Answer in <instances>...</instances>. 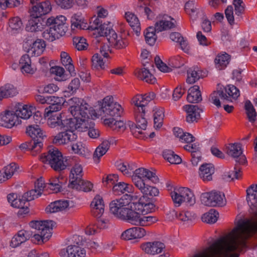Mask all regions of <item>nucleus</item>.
I'll use <instances>...</instances> for the list:
<instances>
[{"label":"nucleus","instance_id":"f257e3e1","mask_svg":"<svg viewBox=\"0 0 257 257\" xmlns=\"http://www.w3.org/2000/svg\"><path fill=\"white\" fill-rule=\"evenodd\" d=\"M134 197L126 194L120 199L111 201L109 205L110 211L117 218L131 223L136 211L146 214L154 210L155 205L149 199L142 196L138 201L132 202Z\"/></svg>","mask_w":257,"mask_h":257},{"label":"nucleus","instance_id":"f03ea898","mask_svg":"<svg viewBox=\"0 0 257 257\" xmlns=\"http://www.w3.org/2000/svg\"><path fill=\"white\" fill-rule=\"evenodd\" d=\"M134 197L126 194L120 199L111 201L109 205L110 211L117 218L131 223L136 211L146 214L154 210L155 205L149 199L142 196L138 201L132 202Z\"/></svg>","mask_w":257,"mask_h":257},{"label":"nucleus","instance_id":"7ed1b4c3","mask_svg":"<svg viewBox=\"0 0 257 257\" xmlns=\"http://www.w3.org/2000/svg\"><path fill=\"white\" fill-rule=\"evenodd\" d=\"M122 112L121 105L114 101L112 96H108L103 99L99 104V114L103 123L113 130L124 131L126 125L123 121H115L114 117L119 116Z\"/></svg>","mask_w":257,"mask_h":257},{"label":"nucleus","instance_id":"20e7f679","mask_svg":"<svg viewBox=\"0 0 257 257\" xmlns=\"http://www.w3.org/2000/svg\"><path fill=\"white\" fill-rule=\"evenodd\" d=\"M155 97V94L152 92L148 95H138L132 100L133 103L136 106L134 110L136 124L132 125L131 129L136 137L139 138L147 128L148 122L145 117L146 106Z\"/></svg>","mask_w":257,"mask_h":257},{"label":"nucleus","instance_id":"39448f33","mask_svg":"<svg viewBox=\"0 0 257 257\" xmlns=\"http://www.w3.org/2000/svg\"><path fill=\"white\" fill-rule=\"evenodd\" d=\"M145 179L154 183L158 181V178L155 173L148 169L140 168L135 170L132 175V181L135 187L143 194L142 196H156L158 195V189L154 186L146 184Z\"/></svg>","mask_w":257,"mask_h":257},{"label":"nucleus","instance_id":"423d86ee","mask_svg":"<svg viewBox=\"0 0 257 257\" xmlns=\"http://www.w3.org/2000/svg\"><path fill=\"white\" fill-rule=\"evenodd\" d=\"M68 103L70 105L69 110L74 118L91 117L94 119L100 116L98 114L99 107L96 111L82 99L73 97L68 100ZM100 103L98 102L99 105Z\"/></svg>","mask_w":257,"mask_h":257},{"label":"nucleus","instance_id":"0eeeda50","mask_svg":"<svg viewBox=\"0 0 257 257\" xmlns=\"http://www.w3.org/2000/svg\"><path fill=\"white\" fill-rule=\"evenodd\" d=\"M55 225L52 220H34L30 222L33 229V241L37 244L47 241L52 236V230Z\"/></svg>","mask_w":257,"mask_h":257},{"label":"nucleus","instance_id":"6e6552de","mask_svg":"<svg viewBox=\"0 0 257 257\" xmlns=\"http://www.w3.org/2000/svg\"><path fill=\"white\" fill-rule=\"evenodd\" d=\"M66 21L65 17L62 15L48 18L47 25L49 28L43 33V38L52 42L64 35L67 28L65 26Z\"/></svg>","mask_w":257,"mask_h":257},{"label":"nucleus","instance_id":"1a4fd4ad","mask_svg":"<svg viewBox=\"0 0 257 257\" xmlns=\"http://www.w3.org/2000/svg\"><path fill=\"white\" fill-rule=\"evenodd\" d=\"M91 30L99 36H105L109 43L116 49H122L128 44L127 42L121 37H118L115 32L112 29L110 23H104L99 27L91 26Z\"/></svg>","mask_w":257,"mask_h":257},{"label":"nucleus","instance_id":"9d476101","mask_svg":"<svg viewBox=\"0 0 257 257\" xmlns=\"http://www.w3.org/2000/svg\"><path fill=\"white\" fill-rule=\"evenodd\" d=\"M40 160L42 162L49 165L56 171L65 170L68 165L66 160L57 148L50 149L47 154H44L41 156Z\"/></svg>","mask_w":257,"mask_h":257},{"label":"nucleus","instance_id":"9b49d317","mask_svg":"<svg viewBox=\"0 0 257 257\" xmlns=\"http://www.w3.org/2000/svg\"><path fill=\"white\" fill-rule=\"evenodd\" d=\"M174 203L176 206H180L183 203L188 205H193L195 203V197L193 192L189 188L180 187L174 189L170 193Z\"/></svg>","mask_w":257,"mask_h":257},{"label":"nucleus","instance_id":"f8f14e48","mask_svg":"<svg viewBox=\"0 0 257 257\" xmlns=\"http://www.w3.org/2000/svg\"><path fill=\"white\" fill-rule=\"evenodd\" d=\"M60 130L61 131L53 137V144L59 145H68L77 139V134L75 133L73 123H70Z\"/></svg>","mask_w":257,"mask_h":257},{"label":"nucleus","instance_id":"ddd939ff","mask_svg":"<svg viewBox=\"0 0 257 257\" xmlns=\"http://www.w3.org/2000/svg\"><path fill=\"white\" fill-rule=\"evenodd\" d=\"M26 134L32 138L33 146L37 150H41L43 146L44 140L46 138V133L38 124L27 126Z\"/></svg>","mask_w":257,"mask_h":257},{"label":"nucleus","instance_id":"4468645a","mask_svg":"<svg viewBox=\"0 0 257 257\" xmlns=\"http://www.w3.org/2000/svg\"><path fill=\"white\" fill-rule=\"evenodd\" d=\"M24 47L30 55L38 56L44 51L46 44L41 39H37L32 42L30 39H26L24 41Z\"/></svg>","mask_w":257,"mask_h":257},{"label":"nucleus","instance_id":"2eb2a0df","mask_svg":"<svg viewBox=\"0 0 257 257\" xmlns=\"http://www.w3.org/2000/svg\"><path fill=\"white\" fill-rule=\"evenodd\" d=\"M176 21L171 17L167 15H159L154 27L157 33L167 31L175 28Z\"/></svg>","mask_w":257,"mask_h":257},{"label":"nucleus","instance_id":"dca6fc26","mask_svg":"<svg viewBox=\"0 0 257 257\" xmlns=\"http://www.w3.org/2000/svg\"><path fill=\"white\" fill-rule=\"evenodd\" d=\"M83 176V168L81 164L75 163L70 170L69 175V187L72 189H78V183L82 180Z\"/></svg>","mask_w":257,"mask_h":257},{"label":"nucleus","instance_id":"f3484780","mask_svg":"<svg viewBox=\"0 0 257 257\" xmlns=\"http://www.w3.org/2000/svg\"><path fill=\"white\" fill-rule=\"evenodd\" d=\"M226 153L229 156L235 159V161L239 164H243L246 162V157L242 154V150L240 144H229L226 147Z\"/></svg>","mask_w":257,"mask_h":257},{"label":"nucleus","instance_id":"a211bd4d","mask_svg":"<svg viewBox=\"0 0 257 257\" xmlns=\"http://www.w3.org/2000/svg\"><path fill=\"white\" fill-rule=\"evenodd\" d=\"M7 199L12 207L20 209L18 214H26L29 212L28 205L23 196L18 197L17 194L11 193L8 195Z\"/></svg>","mask_w":257,"mask_h":257},{"label":"nucleus","instance_id":"6ab92c4d","mask_svg":"<svg viewBox=\"0 0 257 257\" xmlns=\"http://www.w3.org/2000/svg\"><path fill=\"white\" fill-rule=\"evenodd\" d=\"M59 255L61 257H84L86 251L79 245H70L61 249Z\"/></svg>","mask_w":257,"mask_h":257},{"label":"nucleus","instance_id":"aec40b11","mask_svg":"<svg viewBox=\"0 0 257 257\" xmlns=\"http://www.w3.org/2000/svg\"><path fill=\"white\" fill-rule=\"evenodd\" d=\"M48 117L47 124L51 128L61 129L64 125H67L71 123L70 118L63 119L64 116L61 113H55Z\"/></svg>","mask_w":257,"mask_h":257},{"label":"nucleus","instance_id":"412c9836","mask_svg":"<svg viewBox=\"0 0 257 257\" xmlns=\"http://www.w3.org/2000/svg\"><path fill=\"white\" fill-rule=\"evenodd\" d=\"M21 123V121L18 120V118L15 115L13 109L12 111H6L0 114V126L11 128L15 125H18Z\"/></svg>","mask_w":257,"mask_h":257},{"label":"nucleus","instance_id":"4be33fe9","mask_svg":"<svg viewBox=\"0 0 257 257\" xmlns=\"http://www.w3.org/2000/svg\"><path fill=\"white\" fill-rule=\"evenodd\" d=\"M15 115L17 116L18 120L21 119H27L32 115L34 108L27 105L16 103L13 108Z\"/></svg>","mask_w":257,"mask_h":257},{"label":"nucleus","instance_id":"5701e85b","mask_svg":"<svg viewBox=\"0 0 257 257\" xmlns=\"http://www.w3.org/2000/svg\"><path fill=\"white\" fill-rule=\"evenodd\" d=\"M140 212L136 211L134 214V216L132 218L131 223L135 225L146 226L150 225L157 221L156 217L153 216H144L140 214Z\"/></svg>","mask_w":257,"mask_h":257},{"label":"nucleus","instance_id":"b1692460","mask_svg":"<svg viewBox=\"0 0 257 257\" xmlns=\"http://www.w3.org/2000/svg\"><path fill=\"white\" fill-rule=\"evenodd\" d=\"M183 109L186 112V121L188 123L196 122L200 117L202 110L198 106L194 105H185Z\"/></svg>","mask_w":257,"mask_h":257},{"label":"nucleus","instance_id":"393cba45","mask_svg":"<svg viewBox=\"0 0 257 257\" xmlns=\"http://www.w3.org/2000/svg\"><path fill=\"white\" fill-rule=\"evenodd\" d=\"M146 230L141 227H134L123 231L121 238L124 240H132L141 238L146 235Z\"/></svg>","mask_w":257,"mask_h":257},{"label":"nucleus","instance_id":"a878e982","mask_svg":"<svg viewBox=\"0 0 257 257\" xmlns=\"http://www.w3.org/2000/svg\"><path fill=\"white\" fill-rule=\"evenodd\" d=\"M104 202L102 197L99 195H96L91 203L92 213L97 218L100 217L104 211Z\"/></svg>","mask_w":257,"mask_h":257},{"label":"nucleus","instance_id":"bb28decb","mask_svg":"<svg viewBox=\"0 0 257 257\" xmlns=\"http://www.w3.org/2000/svg\"><path fill=\"white\" fill-rule=\"evenodd\" d=\"M57 4L64 9H69L74 6L84 9L88 5L87 0H56Z\"/></svg>","mask_w":257,"mask_h":257},{"label":"nucleus","instance_id":"cd10ccee","mask_svg":"<svg viewBox=\"0 0 257 257\" xmlns=\"http://www.w3.org/2000/svg\"><path fill=\"white\" fill-rule=\"evenodd\" d=\"M29 54L24 55L20 60V66L22 72L24 74H33L36 69L32 65Z\"/></svg>","mask_w":257,"mask_h":257},{"label":"nucleus","instance_id":"c85d7f7f","mask_svg":"<svg viewBox=\"0 0 257 257\" xmlns=\"http://www.w3.org/2000/svg\"><path fill=\"white\" fill-rule=\"evenodd\" d=\"M89 118H70V121L74 124L75 133H77V131L81 132L87 131L91 125H94V123L89 121Z\"/></svg>","mask_w":257,"mask_h":257},{"label":"nucleus","instance_id":"c756f323","mask_svg":"<svg viewBox=\"0 0 257 257\" xmlns=\"http://www.w3.org/2000/svg\"><path fill=\"white\" fill-rule=\"evenodd\" d=\"M165 247L164 244L160 241L148 242L142 246L145 252L153 255L161 252Z\"/></svg>","mask_w":257,"mask_h":257},{"label":"nucleus","instance_id":"7c9ffc66","mask_svg":"<svg viewBox=\"0 0 257 257\" xmlns=\"http://www.w3.org/2000/svg\"><path fill=\"white\" fill-rule=\"evenodd\" d=\"M214 168L212 164H203L199 168V176L204 182L212 180Z\"/></svg>","mask_w":257,"mask_h":257},{"label":"nucleus","instance_id":"2f4dec72","mask_svg":"<svg viewBox=\"0 0 257 257\" xmlns=\"http://www.w3.org/2000/svg\"><path fill=\"white\" fill-rule=\"evenodd\" d=\"M51 8L50 3L44 2L39 4L35 3L32 7V16L40 18L44 15L47 14L51 11Z\"/></svg>","mask_w":257,"mask_h":257},{"label":"nucleus","instance_id":"473e14b6","mask_svg":"<svg viewBox=\"0 0 257 257\" xmlns=\"http://www.w3.org/2000/svg\"><path fill=\"white\" fill-rule=\"evenodd\" d=\"M53 103L45 109V117H49L50 115L54 114V112L60 110L62 108L63 103V99L57 97H52Z\"/></svg>","mask_w":257,"mask_h":257},{"label":"nucleus","instance_id":"72a5a7b5","mask_svg":"<svg viewBox=\"0 0 257 257\" xmlns=\"http://www.w3.org/2000/svg\"><path fill=\"white\" fill-rule=\"evenodd\" d=\"M110 141L106 140H104L96 148L93 155V159L96 163H98L100 158L108 151L110 147Z\"/></svg>","mask_w":257,"mask_h":257},{"label":"nucleus","instance_id":"f704fd0d","mask_svg":"<svg viewBox=\"0 0 257 257\" xmlns=\"http://www.w3.org/2000/svg\"><path fill=\"white\" fill-rule=\"evenodd\" d=\"M23 24L21 19L19 17H14L10 20L8 33L12 35H15L20 33L23 29Z\"/></svg>","mask_w":257,"mask_h":257},{"label":"nucleus","instance_id":"c9c22d12","mask_svg":"<svg viewBox=\"0 0 257 257\" xmlns=\"http://www.w3.org/2000/svg\"><path fill=\"white\" fill-rule=\"evenodd\" d=\"M69 206L67 200H58L51 203L46 208L47 213H52L62 211L67 209Z\"/></svg>","mask_w":257,"mask_h":257},{"label":"nucleus","instance_id":"e433bc0d","mask_svg":"<svg viewBox=\"0 0 257 257\" xmlns=\"http://www.w3.org/2000/svg\"><path fill=\"white\" fill-rule=\"evenodd\" d=\"M43 29L42 19L34 16L31 15L26 26L27 31L36 32L40 31Z\"/></svg>","mask_w":257,"mask_h":257},{"label":"nucleus","instance_id":"4c0bfd02","mask_svg":"<svg viewBox=\"0 0 257 257\" xmlns=\"http://www.w3.org/2000/svg\"><path fill=\"white\" fill-rule=\"evenodd\" d=\"M32 235L29 231L20 230L12 238L11 245L16 247L29 239Z\"/></svg>","mask_w":257,"mask_h":257},{"label":"nucleus","instance_id":"58836bf2","mask_svg":"<svg viewBox=\"0 0 257 257\" xmlns=\"http://www.w3.org/2000/svg\"><path fill=\"white\" fill-rule=\"evenodd\" d=\"M202 96L198 85H194L188 90L187 101L190 103H198L202 100Z\"/></svg>","mask_w":257,"mask_h":257},{"label":"nucleus","instance_id":"ea45409f","mask_svg":"<svg viewBox=\"0 0 257 257\" xmlns=\"http://www.w3.org/2000/svg\"><path fill=\"white\" fill-rule=\"evenodd\" d=\"M230 56L226 53L218 54L214 59V64L216 69L219 70L224 69L229 63Z\"/></svg>","mask_w":257,"mask_h":257},{"label":"nucleus","instance_id":"a19ab883","mask_svg":"<svg viewBox=\"0 0 257 257\" xmlns=\"http://www.w3.org/2000/svg\"><path fill=\"white\" fill-rule=\"evenodd\" d=\"M124 17L130 26L135 31L137 35L139 36L140 33L141 27L140 21L137 16L132 13L126 12Z\"/></svg>","mask_w":257,"mask_h":257},{"label":"nucleus","instance_id":"79ce46f5","mask_svg":"<svg viewBox=\"0 0 257 257\" xmlns=\"http://www.w3.org/2000/svg\"><path fill=\"white\" fill-rule=\"evenodd\" d=\"M174 134L182 143H190L195 140L194 137L191 134L184 132L179 127L174 128Z\"/></svg>","mask_w":257,"mask_h":257},{"label":"nucleus","instance_id":"37998d69","mask_svg":"<svg viewBox=\"0 0 257 257\" xmlns=\"http://www.w3.org/2000/svg\"><path fill=\"white\" fill-rule=\"evenodd\" d=\"M244 109L248 121L254 123L257 120V112L253 104L248 100L244 102Z\"/></svg>","mask_w":257,"mask_h":257},{"label":"nucleus","instance_id":"c03bdc74","mask_svg":"<svg viewBox=\"0 0 257 257\" xmlns=\"http://www.w3.org/2000/svg\"><path fill=\"white\" fill-rule=\"evenodd\" d=\"M113 191L117 194L133 192L134 187L133 185L125 183L123 182H119L113 185Z\"/></svg>","mask_w":257,"mask_h":257},{"label":"nucleus","instance_id":"a18cd8bd","mask_svg":"<svg viewBox=\"0 0 257 257\" xmlns=\"http://www.w3.org/2000/svg\"><path fill=\"white\" fill-rule=\"evenodd\" d=\"M222 90L224 91V95L228 98V99H225L226 101H231L232 99H236L240 95L239 90L232 85H227Z\"/></svg>","mask_w":257,"mask_h":257},{"label":"nucleus","instance_id":"49530a36","mask_svg":"<svg viewBox=\"0 0 257 257\" xmlns=\"http://www.w3.org/2000/svg\"><path fill=\"white\" fill-rule=\"evenodd\" d=\"M202 77V72L198 67L191 68L187 71L186 82L193 84L198 81Z\"/></svg>","mask_w":257,"mask_h":257},{"label":"nucleus","instance_id":"de8ad7c7","mask_svg":"<svg viewBox=\"0 0 257 257\" xmlns=\"http://www.w3.org/2000/svg\"><path fill=\"white\" fill-rule=\"evenodd\" d=\"M136 76L141 80L145 81L148 83H153L155 82V78L150 72L146 69L143 68L136 71Z\"/></svg>","mask_w":257,"mask_h":257},{"label":"nucleus","instance_id":"09e8293b","mask_svg":"<svg viewBox=\"0 0 257 257\" xmlns=\"http://www.w3.org/2000/svg\"><path fill=\"white\" fill-rule=\"evenodd\" d=\"M224 91L221 89L214 91L210 96L209 101L214 104L217 107L221 106L220 99L225 100V99H228L226 95H224Z\"/></svg>","mask_w":257,"mask_h":257},{"label":"nucleus","instance_id":"8fccbe9b","mask_svg":"<svg viewBox=\"0 0 257 257\" xmlns=\"http://www.w3.org/2000/svg\"><path fill=\"white\" fill-rule=\"evenodd\" d=\"M185 10L192 18L196 19L199 13V9L195 1H189L185 5Z\"/></svg>","mask_w":257,"mask_h":257},{"label":"nucleus","instance_id":"3c124183","mask_svg":"<svg viewBox=\"0 0 257 257\" xmlns=\"http://www.w3.org/2000/svg\"><path fill=\"white\" fill-rule=\"evenodd\" d=\"M212 193L213 200L210 201L211 202V207L222 206L225 204L226 201L224 193L217 191H212Z\"/></svg>","mask_w":257,"mask_h":257},{"label":"nucleus","instance_id":"603ef678","mask_svg":"<svg viewBox=\"0 0 257 257\" xmlns=\"http://www.w3.org/2000/svg\"><path fill=\"white\" fill-rule=\"evenodd\" d=\"M156 33L157 32L153 27L148 28L145 31V41L148 45L153 46L155 44L157 38Z\"/></svg>","mask_w":257,"mask_h":257},{"label":"nucleus","instance_id":"864d4df0","mask_svg":"<svg viewBox=\"0 0 257 257\" xmlns=\"http://www.w3.org/2000/svg\"><path fill=\"white\" fill-rule=\"evenodd\" d=\"M164 158L173 164H179L182 161L181 158L170 150H165L163 153Z\"/></svg>","mask_w":257,"mask_h":257},{"label":"nucleus","instance_id":"5fc2aeb1","mask_svg":"<svg viewBox=\"0 0 257 257\" xmlns=\"http://www.w3.org/2000/svg\"><path fill=\"white\" fill-rule=\"evenodd\" d=\"M50 72L55 75V79L57 81H63L68 79L67 75L64 74V69L62 67H52L50 69Z\"/></svg>","mask_w":257,"mask_h":257},{"label":"nucleus","instance_id":"6e6d98bb","mask_svg":"<svg viewBox=\"0 0 257 257\" xmlns=\"http://www.w3.org/2000/svg\"><path fill=\"white\" fill-rule=\"evenodd\" d=\"M219 216L218 212L214 209H211L202 216V220L203 222L207 223H214L216 222Z\"/></svg>","mask_w":257,"mask_h":257},{"label":"nucleus","instance_id":"4d7b16f0","mask_svg":"<svg viewBox=\"0 0 257 257\" xmlns=\"http://www.w3.org/2000/svg\"><path fill=\"white\" fill-rule=\"evenodd\" d=\"M71 29L74 30L76 29H84L85 26V23L83 22V19L81 16L79 15L75 14L72 17L71 19Z\"/></svg>","mask_w":257,"mask_h":257},{"label":"nucleus","instance_id":"13d9d810","mask_svg":"<svg viewBox=\"0 0 257 257\" xmlns=\"http://www.w3.org/2000/svg\"><path fill=\"white\" fill-rule=\"evenodd\" d=\"M241 168L235 165L233 171L226 172L224 175V178L227 181L238 179L241 176Z\"/></svg>","mask_w":257,"mask_h":257},{"label":"nucleus","instance_id":"bf43d9fd","mask_svg":"<svg viewBox=\"0 0 257 257\" xmlns=\"http://www.w3.org/2000/svg\"><path fill=\"white\" fill-rule=\"evenodd\" d=\"M47 184L48 188L53 191V193H56L61 191L62 183L58 178H52Z\"/></svg>","mask_w":257,"mask_h":257},{"label":"nucleus","instance_id":"052dcab7","mask_svg":"<svg viewBox=\"0 0 257 257\" xmlns=\"http://www.w3.org/2000/svg\"><path fill=\"white\" fill-rule=\"evenodd\" d=\"M232 5L234 8L235 14L237 16H240L244 13L246 6L243 0H233Z\"/></svg>","mask_w":257,"mask_h":257},{"label":"nucleus","instance_id":"680f3d73","mask_svg":"<svg viewBox=\"0 0 257 257\" xmlns=\"http://www.w3.org/2000/svg\"><path fill=\"white\" fill-rule=\"evenodd\" d=\"M176 216L180 220L184 223L191 222L195 218L194 214L188 211H182L179 214H177Z\"/></svg>","mask_w":257,"mask_h":257},{"label":"nucleus","instance_id":"e2e57ef3","mask_svg":"<svg viewBox=\"0 0 257 257\" xmlns=\"http://www.w3.org/2000/svg\"><path fill=\"white\" fill-rule=\"evenodd\" d=\"M92 66L96 69H104V61L100 54L98 53L95 54L91 59Z\"/></svg>","mask_w":257,"mask_h":257},{"label":"nucleus","instance_id":"0e129e2a","mask_svg":"<svg viewBox=\"0 0 257 257\" xmlns=\"http://www.w3.org/2000/svg\"><path fill=\"white\" fill-rule=\"evenodd\" d=\"M72 150L76 154L80 155H84L89 152L87 148L81 142H77L73 144L71 146Z\"/></svg>","mask_w":257,"mask_h":257},{"label":"nucleus","instance_id":"69168bd1","mask_svg":"<svg viewBox=\"0 0 257 257\" xmlns=\"http://www.w3.org/2000/svg\"><path fill=\"white\" fill-rule=\"evenodd\" d=\"M73 42L75 48L79 51L83 50L88 46L86 39L82 37L74 38Z\"/></svg>","mask_w":257,"mask_h":257},{"label":"nucleus","instance_id":"338daca9","mask_svg":"<svg viewBox=\"0 0 257 257\" xmlns=\"http://www.w3.org/2000/svg\"><path fill=\"white\" fill-rule=\"evenodd\" d=\"M225 17L230 25L234 24V10L232 6H228L225 10Z\"/></svg>","mask_w":257,"mask_h":257},{"label":"nucleus","instance_id":"774afa93","mask_svg":"<svg viewBox=\"0 0 257 257\" xmlns=\"http://www.w3.org/2000/svg\"><path fill=\"white\" fill-rule=\"evenodd\" d=\"M212 198V191L203 193L200 196L201 202L202 204L205 206H211V202L210 201L213 200Z\"/></svg>","mask_w":257,"mask_h":257}]
</instances>
